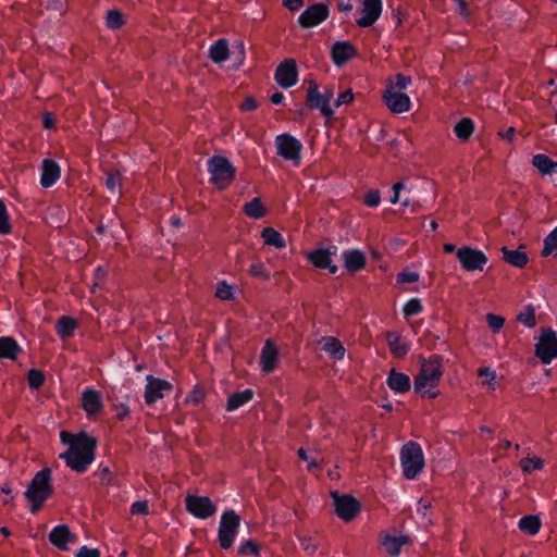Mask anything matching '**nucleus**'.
<instances>
[{"instance_id": "obj_10", "label": "nucleus", "mask_w": 557, "mask_h": 557, "mask_svg": "<svg viewBox=\"0 0 557 557\" xmlns=\"http://www.w3.org/2000/svg\"><path fill=\"white\" fill-rule=\"evenodd\" d=\"M457 258L461 268L468 272L483 271L488 261L486 255L482 250L470 246L458 248Z\"/></svg>"}, {"instance_id": "obj_46", "label": "nucleus", "mask_w": 557, "mask_h": 557, "mask_svg": "<svg viewBox=\"0 0 557 557\" xmlns=\"http://www.w3.org/2000/svg\"><path fill=\"white\" fill-rule=\"evenodd\" d=\"M122 174L117 170H111L107 173L104 185L111 193H115L116 188L121 186Z\"/></svg>"}, {"instance_id": "obj_39", "label": "nucleus", "mask_w": 557, "mask_h": 557, "mask_svg": "<svg viewBox=\"0 0 557 557\" xmlns=\"http://www.w3.org/2000/svg\"><path fill=\"white\" fill-rule=\"evenodd\" d=\"M13 231L11 218L8 208L2 199H0V236L10 235Z\"/></svg>"}, {"instance_id": "obj_18", "label": "nucleus", "mask_w": 557, "mask_h": 557, "mask_svg": "<svg viewBox=\"0 0 557 557\" xmlns=\"http://www.w3.org/2000/svg\"><path fill=\"white\" fill-rule=\"evenodd\" d=\"M357 54V50L349 41H336L331 49L332 61L336 66H343Z\"/></svg>"}, {"instance_id": "obj_37", "label": "nucleus", "mask_w": 557, "mask_h": 557, "mask_svg": "<svg viewBox=\"0 0 557 557\" xmlns=\"http://www.w3.org/2000/svg\"><path fill=\"white\" fill-rule=\"evenodd\" d=\"M408 542V536H392L386 535L383 540V546L391 556H397L400 553L401 546Z\"/></svg>"}, {"instance_id": "obj_7", "label": "nucleus", "mask_w": 557, "mask_h": 557, "mask_svg": "<svg viewBox=\"0 0 557 557\" xmlns=\"http://www.w3.org/2000/svg\"><path fill=\"white\" fill-rule=\"evenodd\" d=\"M274 144L276 153L282 159L292 162L295 166L300 165L304 146L299 139L288 133H283L275 137Z\"/></svg>"}, {"instance_id": "obj_13", "label": "nucleus", "mask_w": 557, "mask_h": 557, "mask_svg": "<svg viewBox=\"0 0 557 557\" xmlns=\"http://www.w3.org/2000/svg\"><path fill=\"white\" fill-rule=\"evenodd\" d=\"M535 355L544 364H549L557 358V334L552 329H543L539 343L535 345Z\"/></svg>"}, {"instance_id": "obj_47", "label": "nucleus", "mask_w": 557, "mask_h": 557, "mask_svg": "<svg viewBox=\"0 0 557 557\" xmlns=\"http://www.w3.org/2000/svg\"><path fill=\"white\" fill-rule=\"evenodd\" d=\"M523 472L531 473L534 470H541L544 467V461L539 457L524 458L520 461Z\"/></svg>"}, {"instance_id": "obj_63", "label": "nucleus", "mask_w": 557, "mask_h": 557, "mask_svg": "<svg viewBox=\"0 0 557 557\" xmlns=\"http://www.w3.org/2000/svg\"><path fill=\"white\" fill-rule=\"evenodd\" d=\"M458 5V13L463 17L470 16V11L468 9V2L466 0H454Z\"/></svg>"}, {"instance_id": "obj_9", "label": "nucleus", "mask_w": 557, "mask_h": 557, "mask_svg": "<svg viewBox=\"0 0 557 557\" xmlns=\"http://www.w3.org/2000/svg\"><path fill=\"white\" fill-rule=\"evenodd\" d=\"M335 512L344 521H351L360 512V503L351 495H341L337 491H331Z\"/></svg>"}, {"instance_id": "obj_51", "label": "nucleus", "mask_w": 557, "mask_h": 557, "mask_svg": "<svg viewBox=\"0 0 557 557\" xmlns=\"http://www.w3.org/2000/svg\"><path fill=\"white\" fill-rule=\"evenodd\" d=\"M366 206L376 208L381 202V195L379 190H369L363 198Z\"/></svg>"}, {"instance_id": "obj_16", "label": "nucleus", "mask_w": 557, "mask_h": 557, "mask_svg": "<svg viewBox=\"0 0 557 557\" xmlns=\"http://www.w3.org/2000/svg\"><path fill=\"white\" fill-rule=\"evenodd\" d=\"M382 0H363L360 9L361 16L356 20V24L360 28L373 26L382 15Z\"/></svg>"}, {"instance_id": "obj_54", "label": "nucleus", "mask_w": 557, "mask_h": 557, "mask_svg": "<svg viewBox=\"0 0 557 557\" xmlns=\"http://www.w3.org/2000/svg\"><path fill=\"white\" fill-rule=\"evenodd\" d=\"M419 281V274L417 272L411 271H401L397 274V283L398 284H405V283H414Z\"/></svg>"}, {"instance_id": "obj_12", "label": "nucleus", "mask_w": 557, "mask_h": 557, "mask_svg": "<svg viewBox=\"0 0 557 557\" xmlns=\"http://www.w3.org/2000/svg\"><path fill=\"white\" fill-rule=\"evenodd\" d=\"M186 510L198 519H208L212 517L216 510V505L208 496H199L188 494L185 497Z\"/></svg>"}, {"instance_id": "obj_60", "label": "nucleus", "mask_w": 557, "mask_h": 557, "mask_svg": "<svg viewBox=\"0 0 557 557\" xmlns=\"http://www.w3.org/2000/svg\"><path fill=\"white\" fill-rule=\"evenodd\" d=\"M283 5L292 12H296L305 5V0H283Z\"/></svg>"}, {"instance_id": "obj_49", "label": "nucleus", "mask_w": 557, "mask_h": 557, "mask_svg": "<svg viewBox=\"0 0 557 557\" xmlns=\"http://www.w3.org/2000/svg\"><path fill=\"white\" fill-rule=\"evenodd\" d=\"M486 322H487L488 327L494 333H498L505 324V319L503 317L494 314V313H487Z\"/></svg>"}, {"instance_id": "obj_55", "label": "nucleus", "mask_w": 557, "mask_h": 557, "mask_svg": "<svg viewBox=\"0 0 557 557\" xmlns=\"http://www.w3.org/2000/svg\"><path fill=\"white\" fill-rule=\"evenodd\" d=\"M113 409L116 411V418L120 421L125 420L129 416V407L125 401H119L113 404Z\"/></svg>"}, {"instance_id": "obj_62", "label": "nucleus", "mask_w": 557, "mask_h": 557, "mask_svg": "<svg viewBox=\"0 0 557 557\" xmlns=\"http://www.w3.org/2000/svg\"><path fill=\"white\" fill-rule=\"evenodd\" d=\"M354 99V95L351 90H346L345 92L341 94L335 102V107L338 108L342 104H347L351 102Z\"/></svg>"}, {"instance_id": "obj_31", "label": "nucleus", "mask_w": 557, "mask_h": 557, "mask_svg": "<svg viewBox=\"0 0 557 557\" xmlns=\"http://www.w3.org/2000/svg\"><path fill=\"white\" fill-rule=\"evenodd\" d=\"M386 342L388 344L391 352L398 358L405 357L409 350L410 346L407 343H403L400 341V336L395 332L386 333Z\"/></svg>"}, {"instance_id": "obj_25", "label": "nucleus", "mask_w": 557, "mask_h": 557, "mask_svg": "<svg viewBox=\"0 0 557 557\" xmlns=\"http://www.w3.org/2000/svg\"><path fill=\"white\" fill-rule=\"evenodd\" d=\"M387 386L395 394H404L410 391L411 381L408 374L392 369L386 379Z\"/></svg>"}, {"instance_id": "obj_23", "label": "nucleus", "mask_w": 557, "mask_h": 557, "mask_svg": "<svg viewBox=\"0 0 557 557\" xmlns=\"http://www.w3.org/2000/svg\"><path fill=\"white\" fill-rule=\"evenodd\" d=\"M308 260L319 269H327L331 274L338 271V267L333 264L330 258V250L324 248H317L308 253Z\"/></svg>"}, {"instance_id": "obj_15", "label": "nucleus", "mask_w": 557, "mask_h": 557, "mask_svg": "<svg viewBox=\"0 0 557 557\" xmlns=\"http://www.w3.org/2000/svg\"><path fill=\"white\" fill-rule=\"evenodd\" d=\"M275 82L283 88L293 87L298 82V69L294 59H285L282 61L274 73Z\"/></svg>"}, {"instance_id": "obj_33", "label": "nucleus", "mask_w": 557, "mask_h": 557, "mask_svg": "<svg viewBox=\"0 0 557 557\" xmlns=\"http://www.w3.org/2000/svg\"><path fill=\"white\" fill-rule=\"evenodd\" d=\"M541 525V519L535 515H525L518 521V528L529 535L537 534Z\"/></svg>"}, {"instance_id": "obj_3", "label": "nucleus", "mask_w": 557, "mask_h": 557, "mask_svg": "<svg viewBox=\"0 0 557 557\" xmlns=\"http://www.w3.org/2000/svg\"><path fill=\"white\" fill-rule=\"evenodd\" d=\"M52 470L48 467L39 470L29 482L25 497L30 503V512H37L44 503L52 496L54 487L52 485Z\"/></svg>"}, {"instance_id": "obj_6", "label": "nucleus", "mask_w": 557, "mask_h": 557, "mask_svg": "<svg viewBox=\"0 0 557 557\" xmlns=\"http://www.w3.org/2000/svg\"><path fill=\"white\" fill-rule=\"evenodd\" d=\"M240 528V517L233 509L225 510L221 515L218 542L223 549L232 547Z\"/></svg>"}, {"instance_id": "obj_29", "label": "nucleus", "mask_w": 557, "mask_h": 557, "mask_svg": "<svg viewBox=\"0 0 557 557\" xmlns=\"http://www.w3.org/2000/svg\"><path fill=\"white\" fill-rule=\"evenodd\" d=\"M253 395H255V393L251 388H246L244 391L236 392V393L232 394L227 398V403H226V407H225L226 410L230 412L237 410L242 406L249 403L253 398Z\"/></svg>"}, {"instance_id": "obj_4", "label": "nucleus", "mask_w": 557, "mask_h": 557, "mask_svg": "<svg viewBox=\"0 0 557 557\" xmlns=\"http://www.w3.org/2000/svg\"><path fill=\"white\" fill-rule=\"evenodd\" d=\"M207 169L210 173V183L218 189H226L236 176V169L224 156L215 154L207 160Z\"/></svg>"}, {"instance_id": "obj_1", "label": "nucleus", "mask_w": 557, "mask_h": 557, "mask_svg": "<svg viewBox=\"0 0 557 557\" xmlns=\"http://www.w3.org/2000/svg\"><path fill=\"white\" fill-rule=\"evenodd\" d=\"M60 441L67 445V449L59 455L65 465L77 473H84L96 458L97 441L86 432L73 434L67 431L60 432Z\"/></svg>"}, {"instance_id": "obj_57", "label": "nucleus", "mask_w": 557, "mask_h": 557, "mask_svg": "<svg viewBox=\"0 0 557 557\" xmlns=\"http://www.w3.org/2000/svg\"><path fill=\"white\" fill-rule=\"evenodd\" d=\"M250 274L253 277H261L263 280H269L270 275L265 271L264 265L262 263H253L249 269Z\"/></svg>"}, {"instance_id": "obj_17", "label": "nucleus", "mask_w": 557, "mask_h": 557, "mask_svg": "<svg viewBox=\"0 0 557 557\" xmlns=\"http://www.w3.org/2000/svg\"><path fill=\"white\" fill-rule=\"evenodd\" d=\"M385 106L393 113H404L410 109V98L407 94L395 90V87H387L383 94Z\"/></svg>"}, {"instance_id": "obj_22", "label": "nucleus", "mask_w": 557, "mask_h": 557, "mask_svg": "<svg viewBox=\"0 0 557 557\" xmlns=\"http://www.w3.org/2000/svg\"><path fill=\"white\" fill-rule=\"evenodd\" d=\"M344 267L348 272L356 273L367 264L366 255L359 249H347L342 252Z\"/></svg>"}, {"instance_id": "obj_59", "label": "nucleus", "mask_w": 557, "mask_h": 557, "mask_svg": "<svg viewBox=\"0 0 557 557\" xmlns=\"http://www.w3.org/2000/svg\"><path fill=\"white\" fill-rule=\"evenodd\" d=\"M75 557H100V552L97 548H89L84 545L77 550Z\"/></svg>"}, {"instance_id": "obj_53", "label": "nucleus", "mask_w": 557, "mask_h": 557, "mask_svg": "<svg viewBox=\"0 0 557 557\" xmlns=\"http://www.w3.org/2000/svg\"><path fill=\"white\" fill-rule=\"evenodd\" d=\"M205 399V392L199 387H195L186 397L187 404L199 405Z\"/></svg>"}, {"instance_id": "obj_27", "label": "nucleus", "mask_w": 557, "mask_h": 557, "mask_svg": "<svg viewBox=\"0 0 557 557\" xmlns=\"http://www.w3.org/2000/svg\"><path fill=\"white\" fill-rule=\"evenodd\" d=\"M78 327V322L70 315H62L57 320L55 332L62 338H71L74 336L75 330Z\"/></svg>"}, {"instance_id": "obj_34", "label": "nucleus", "mask_w": 557, "mask_h": 557, "mask_svg": "<svg viewBox=\"0 0 557 557\" xmlns=\"http://www.w3.org/2000/svg\"><path fill=\"white\" fill-rule=\"evenodd\" d=\"M473 132L474 122L470 117H462L454 126V133L461 141H468Z\"/></svg>"}, {"instance_id": "obj_5", "label": "nucleus", "mask_w": 557, "mask_h": 557, "mask_svg": "<svg viewBox=\"0 0 557 557\" xmlns=\"http://www.w3.org/2000/svg\"><path fill=\"white\" fill-rule=\"evenodd\" d=\"M403 474L407 480H414L422 471L425 462L422 447L414 441L407 442L399 454Z\"/></svg>"}, {"instance_id": "obj_20", "label": "nucleus", "mask_w": 557, "mask_h": 557, "mask_svg": "<svg viewBox=\"0 0 557 557\" xmlns=\"http://www.w3.org/2000/svg\"><path fill=\"white\" fill-rule=\"evenodd\" d=\"M61 176L59 163L52 159H45L41 163L40 185L44 188L53 186Z\"/></svg>"}, {"instance_id": "obj_56", "label": "nucleus", "mask_w": 557, "mask_h": 557, "mask_svg": "<svg viewBox=\"0 0 557 557\" xmlns=\"http://www.w3.org/2000/svg\"><path fill=\"white\" fill-rule=\"evenodd\" d=\"M131 513L132 515H143L146 516L149 513L148 503L146 500H137L131 505Z\"/></svg>"}, {"instance_id": "obj_2", "label": "nucleus", "mask_w": 557, "mask_h": 557, "mask_svg": "<svg viewBox=\"0 0 557 557\" xmlns=\"http://www.w3.org/2000/svg\"><path fill=\"white\" fill-rule=\"evenodd\" d=\"M441 361L442 356L440 355H432L428 360H422L419 373L413 381L416 394L423 398L434 399L438 397L440 391L437 387L444 373Z\"/></svg>"}, {"instance_id": "obj_30", "label": "nucleus", "mask_w": 557, "mask_h": 557, "mask_svg": "<svg viewBox=\"0 0 557 557\" xmlns=\"http://www.w3.org/2000/svg\"><path fill=\"white\" fill-rule=\"evenodd\" d=\"M532 164L544 175L557 173V162L550 159L547 154H534L532 158Z\"/></svg>"}, {"instance_id": "obj_58", "label": "nucleus", "mask_w": 557, "mask_h": 557, "mask_svg": "<svg viewBox=\"0 0 557 557\" xmlns=\"http://www.w3.org/2000/svg\"><path fill=\"white\" fill-rule=\"evenodd\" d=\"M478 375L486 377L485 383L494 387L493 381L496 377V372L494 370L491 368H480L478 370Z\"/></svg>"}, {"instance_id": "obj_41", "label": "nucleus", "mask_w": 557, "mask_h": 557, "mask_svg": "<svg viewBox=\"0 0 557 557\" xmlns=\"http://www.w3.org/2000/svg\"><path fill=\"white\" fill-rule=\"evenodd\" d=\"M124 24H125L124 15L120 10L113 9L107 13L106 25L109 29H112V30L119 29Z\"/></svg>"}, {"instance_id": "obj_50", "label": "nucleus", "mask_w": 557, "mask_h": 557, "mask_svg": "<svg viewBox=\"0 0 557 557\" xmlns=\"http://www.w3.org/2000/svg\"><path fill=\"white\" fill-rule=\"evenodd\" d=\"M96 475L102 485L108 486L112 484V472L108 466L100 465Z\"/></svg>"}, {"instance_id": "obj_43", "label": "nucleus", "mask_w": 557, "mask_h": 557, "mask_svg": "<svg viewBox=\"0 0 557 557\" xmlns=\"http://www.w3.org/2000/svg\"><path fill=\"white\" fill-rule=\"evenodd\" d=\"M557 251V226L545 237L542 256L548 257Z\"/></svg>"}, {"instance_id": "obj_44", "label": "nucleus", "mask_w": 557, "mask_h": 557, "mask_svg": "<svg viewBox=\"0 0 557 557\" xmlns=\"http://www.w3.org/2000/svg\"><path fill=\"white\" fill-rule=\"evenodd\" d=\"M237 553L240 556L251 555L258 557L260 555V546L256 541L249 539L239 545Z\"/></svg>"}, {"instance_id": "obj_21", "label": "nucleus", "mask_w": 557, "mask_h": 557, "mask_svg": "<svg viewBox=\"0 0 557 557\" xmlns=\"http://www.w3.org/2000/svg\"><path fill=\"white\" fill-rule=\"evenodd\" d=\"M82 406L88 416H95L102 411L103 404L101 393L87 387L82 393Z\"/></svg>"}, {"instance_id": "obj_32", "label": "nucleus", "mask_w": 557, "mask_h": 557, "mask_svg": "<svg viewBox=\"0 0 557 557\" xmlns=\"http://www.w3.org/2000/svg\"><path fill=\"white\" fill-rule=\"evenodd\" d=\"M322 349L335 360H342L345 357L346 349L339 339L333 336L323 337Z\"/></svg>"}, {"instance_id": "obj_8", "label": "nucleus", "mask_w": 557, "mask_h": 557, "mask_svg": "<svg viewBox=\"0 0 557 557\" xmlns=\"http://www.w3.org/2000/svg\"><path fill=\"white\" fill-rule=\"evenodd\" d=\"M332 98V90L326 89L324 92H320L317 83H310L307 92V107L309 109L319 110L323 116L331 117L334 114V110L330 106Z\"/></svg>"}, {"instance_id": "obj_28", "label": "nucleus", "mask_w": 557, "mask_h": 557, "mask_svg": "<svg viewBox=\"0 0 557 557\" xmlns=\"http://www.w3.org/2000/svg\"><path fill=\"white\" fill-rule=\"evenodd\" d=\"M209 58L216 64H221L230 58L228 42L225 38L218 39L210 46Z\"/></svg>"}, {"instance_id": "obj_11", "label": "nucleus", "mask_w": 557, "mask_h": 557, "mask_svg": "<svg viewBox=\"0 0 557 557\" xmlns=\"http://www.w3.org/2000/svg\"><path fill=\"white\" fill-rule=\"evenodd\" d=\"M330 16L326 3H313L298 16L297 23L302 29H310L325 22Z\"/></svg>"}, {"instance_id": "obj_42", "label": "nucleus", "mask_w": 557, "mask_h": 557, "mask_svg": "<svg viewBox=\"0 0 557 557\" xmlns=\"http://www.w3.org/2000/svg\"><path fill=\"white\" fill-rule=\"evenodd\" d=\"M46 381L45 373L39 369H30L27 373L28 386L33 391L39 389Z\"/></svg>"}, {"instance_id": "obj_26", "label": "nucleus", "mask_w": 557, "mask_h": 557, "mask_svg": "<svg viewBox=\"0 0 557 557\" xmlns=\"http://www.w3.org/2000/svg\"><path fill=\"white\" fill-rule=\"evenodd\" d=\"M21 351L22 347L13 337H0V359L16 360Z\"/></svg>"}, {"instance_id": "obj_40", "label": "nucleus", "mask_w": 557, "mask_h": 557, "mask_svg": "<svg viewBox=\"0 0 557 557\" xmlns=\"http://www.w3.org/2000/svg\"><path fill=\"white\" fill-rule=\"evenodd\" d=\"M423 305L420 298L409 299L403 307V314L405 319L418 315L423 312Z\"/></svg>"}, {"instance_id": "obj_19", "label": "nucleus", "mask_w": 557, "mask_h": 557, "mask_svg": "<svg viewBox=\"0 0 557 557\" xmlns=\"http://www.w3.org/2000/svg\"><path fill=\"white\" fill-rule=\"evenodd\" d=\"M278 350L272 339H267L260 354V363L264 373H271L276 368Z\"/></svg>"}, {"instance_id": "obj_36", "label": "nucleus", "mask_w": 557, "mask_h": 557, "mask_svg": "<svg viewBox=\"0 0 557 557\" xmlns=\"http://www.w3.org/2000/svg\"><path fill=\"white\" fill-rule=\"evenodd\" d=\"M261 237L263 238L265 245L273 246L278 249L286 247L284 237L273 227H264L261 232Z\"/></svg>"}, {"instance_id": "obj_64", "label": "nucleus", "mask_w": 557, "mask_h": 557, "mask_svg": "<svg viewBox=\"0 0 557 557\" xmlns=\"http://www.w3.org/2000/svg\"><path fill=\"white\" fill-rule=\"evenodd\" d=\"M257 101L252 97H247L240 106L243 111H252L257 108Z\"/></svg>"}, {"instance_id": "obj_45", "label": "nucleus", "mask_w": 557, "mask_h": 557, "mask_svg": "<svg viewBox=\"0 0 557 557\" xmlns=\"http://www.w3.org/2000/svg\"><path fill=\"white\" fill-rule=\"evenodd\" d=\"M517 320L527 327H534L536 324L534 308L527 306L524 310L517 315Z\"/></svg>"}, {"instance_id": "obj_38", "label": "nucleus", "mask_w": 557, "mask_h": 557, "mask_svg": "<svg viewBox=\"0 0 557 557\" xmlns=\"http://www.w3.org/2000/svg\"><path fill=\"white\" fill-rule=\"evenodd\" d=\"M244 213L252 219H261L265 214V209L260 200V198L256 197L250 201L246 202L243 207Z\"/></svg>"}, {"instance_id": "obj_35", "label": "nucleus", "mask_w": 557, "mask_h": 557, "mask_svg": "<svg viewBox=\"0 0 557 557\" xmlns=\"http://www.w3.org/2000/svg\"><path fill=\"white\" fill-rule=\"evenodd\" d=\"M502 252L504 260L517 268H523L529 261L527 253L520 250H511L507 247H503Z\"/></svg>"}, {"instance_id": "obj_48", "label": "nucleus", "mask_w": 557, "mask_h": 557, "mask_svg": "<svg viewBox=\"0 0 557 557\" xmlns=\"http://www.w3.org/2000/svg\"><path fill=\"white\" fill-rule=\"evenodd\" d=\"M215 296L221 300H233L234 293L232 286L225 281L220 282L215 290Z\"/></svg>"}, {"instance_id": "obj_61", "label": "nucleus", "mask_w": 557, "mask_h": 557, "mask_svg": "<svg viewBox=\"0 0 557 557\" xmlns=\"http://www.w3.org/2000/svg\"><path fill=\"white\" fill-rule=\"evenodd\" d=\"M42 126L46 129H52L55 127V119L51 112H45L42 114Z\"/></svg>"}, {"instance_id": "obj_14", "label": "nucleus", "mask_w": 557, "mask_h": 557, "mask_svg": "<svg viewBox=\"0 0 557 557\" xmlns=\"http://www.w3.org/2000/svg\"><path fill=\"white\" fill-rule=\"evenodd\" d=\"M146 381L144 398L148 406H152L173 389V385L169 381L154 377L151 374L147 375Z\"/></svg>"}, {"instance_id": "obj_24", "label": "nucleus", "mask_w": 557, "mask_h": 557, "mask_svg": "<svg viewBox=\"0 0 557 557\" xmlns=\"http://www.w3.org/2000/svg\"><path fill=\"white\" fill-rule=\"evenodd\" d=\"M74 539L75 536L66 524L55 525L49 533V541L61 550H67V544Z\"/></svg>"}, {"instance_id": "obj_52", "label": "nucleus", "mask_w": 557, "mask_h": 557, "mask_svg": "<svg viewBox=\"0 0 557 557\" xmlns=\"http://www.w3.org/2000/svg\"><path fill=\"white\" fill-rule=\"evenodd\" d=\"M410 84H411L410 76L397 74L395 83H389V85L387 87H395V90L401 91L403 89H406Z\"/></svg>"}]
</instances>
